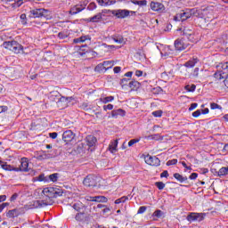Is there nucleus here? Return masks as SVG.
<instances>
[{
  "label": "nucleus",
  "mask_w": 228,
  "mask_h": 228,
  "mask_svg": "<svg viewBox=\"0 0 228 228\" xmlns=\"http://www.w3.org/2000/svg\"><path fill=\"white\" fill-rule=\"evenodd\" d=\"M73 99L74 98L72 97L62 96L59 99V101L57 102V104L61 108H67V106H69V102H70V101H72Z\"/></svg>",
  "instance_id": "nucleus-11"
},
{
  "label": "nucleus",
  "mask_w": 228,
  "mask_h": 228,
  "mask_svg": "<svg viewBox=\"0 0 228 228\" xmlns=\"http://www.w3.org/2000/svg\"><path fill=\"white\" fill-rule=\"evenodd\" d=\"M9 6L12 9V10H17V8H20V5L23 3H26V0H9Z\"/></svg>",
  "instance_id": "nucleus-16"
},
{
  "label": "nucleus",
  "mask_w": 228,
  "mask_h": 228,
  "mask_svg": "<svg viewBox=\"0 0 228 228\" xmlns=\"http://www.w3.org/2000/svg\"><path fill=\"white\" fill-rule=\"evenodd\" d=\"M197 177H199V175L197 173H192L190 176L189 179H191V181H195V179H197Z\"/></svg>",
  "instance_id": "nucleus-58"
},
{
  "label": "nucleus",
  "mask_w": 228,
  "mask_h": 228,
  "mask_svg": "<svg viewBox=\"0 0 228 228\" xmlns=\"http://www.w3.org/2000/svg\"><path fill=\"white\" fill-rule=\"evenodd\" d=\"M174 177L175 179H176V181H178L179 183H186V181H188V177L186 176H183L181 174L179 173H175L174 174Z\"/></svg>",
  "instance_id": "nucleus-27"
},
{
  "label": "nucleus",
  "mask_w": 228,
  "mask_h": 228,
  "mask_svg": "<svg viewBox=\"0 0 228 228\" xmlns=\"http://www.w3.org/2000/svg\"><path fill=\"white\" fill-rule=\"evenodd\" d=\"M17 41H6L3 44L4 49H8L9 51H12L13 46Z\"/></svg>",
  "instance_id": "nucleus-25"
},
{
  "label": "nucleus",
  "mask_w": 228,
  "mask_h": 228,
  "mask_svg": "<svg viewBox=\"0 0 228 228\" xmlns=\"http://www.w3.org/2000/svg\"><path fill=\"white\" fill-rule=\"evenodd\" d=\"M160 177H168V171H163L161 174H160Z\"/></svg>",
  "instance_id": "nucleus-64"
},
{
  "label": "nucleus",
  "mask_w": 228,
  "mask_h": 228,
  "mask_svg": "<svg viewBox=\"0 0 228 228\" xmlns=\"http://www.w3.org/2000/svg\"><path fill=\"white\" fill-rule=\"evenodd\" d=\"M218 177H222L224 175H228V167H223L217 172Z\"/></svg>",
  "instance_id": "nucleus-30"
},
{
  "label": "nucleus",
  "mask_w": 228,
  "mask_h": 228,
  "mask_svg": "<svg viewBox=\"0 0 228 228\" xmlns=\"http://www.w3.org/2000/svg\"><path fill=\"white\" fill-rule=\"evenodd\" d=\"M122 115H124V110L122 109H118L117 110L111 111V117H113V118H117V117L122 116Z\"/></svg>",
  "instance_id": "nucleus-31"
},
{
  "label": "nucleus",
  "mask_w": 228,
  "mask_h": 228,
  "mask_svg": "<svg viewBox=\"0 0 228 228\" xmlns=\"http://www.w3.org/2000/svg\"><path fill=\"white\" fill-rule=\"evenodd\" d=\"M120 85H121L123 90H127V88L129 86V80L127 78H122Z\"/></svg>",
  "instance_id": "nucleus-35"
},
{
  "label": "nucleus",
  "mask_w": 228,
  "mask_h": 228,
  "mask_svg": "<svg viewBox=\"0 0 228 228\" xmlns=\"http://www.w3.org/2000/svg\"><path fill=\"white\" fill-rule=\"evenodd\" d=\"M102 64H103V67H105L108 70L115 65V61H105L102 62Z\"/></svg>",
  "instance_id": "nucleus-34"
},
{
  "label": "nucleus",
  "mask_w": 228,
  "mask_h": 228,
  "mask_svg": "<svg viewBox=\"0 0 228 228\" xmlns=\"http://www.w3.org/2000/svg\"><path fill=\"white\" fill-rule=\"evenodd\" d=\"M37 181H39L40 183H47V178L44 175H40L37 177Z\"/></svg>",
  "instance_id": "nucleus-47"
},
{
  "label": "nucleus",
  "mask_w": 228,
  "mask_h": 228,
  "mask_svg": "<svg viewBox=\"0 0 228 228\" xmlns=\"http://www.w3.org/2000/svg\"><path fill=\"white\" fill-rule=\"evenodd\" d=\"M175 47L176 51H184L188 47V44L184 43V39H176L175 41Z\"/></svg>",
  "instance_id": "nucleus-12"
},
{
  "label": "nucleus",
  "mask_w": 228,
  "mask_h": 228,
  "mask_svg": "<svg viewBox=\"0 0 228 228\" xmlns=\"http://www.w3.org/2000/svg\"><path fill=\"white\" fill-rule=\"evenodd\" d=\"M35 204L37 206V208H45V206H47V203H45L44 200H37Z\"/></svg>",
  "instance_id": "nucleus-42"
},
{
  "label": "nucleus",
  "mask_w": 228,
  "mask_h": 228,
  "mask_svg": "<svg viewBox=\"0 0 228 228\" xmlns=\"http://www.w3.org/2000/svg\"><path fill=\"white\" fill-rule=\"evenodd\" d=\"M101 19H102V14L98 13V14L93 16L92 18H90V20H91V22H99L101 20Z\"/></svg>",
  "instance_id": "nucleus-37"
},
{
  "label": "nucleus",
  "mask_w": 228,
  "mask_h": 228,
  "mask_svg": "<svg viewBox=\"0 0 228 228\" xmlns=\"http://www.w3.org/2000/svg\"><path fill=\"white\" fill-rule=\"evenodd\" d=\"M217 71L214 74L216 79H227L228 77V62H221L216 65Z\"/></svg>",
  "instance_id": "nucleus-1"
},
{
  "label": "nucleus",
  "mask_w": 228,
  "mask_h": 228,
  "mask_svg": "<svg viewBox=\"0 0 228 228\" xmlns=\"http://www.w3.org/2000/svg\"><path fill=\"white\" fill-rule=\"evenodd\" d=\"M140 86V83H138V81H131L128 83V88H131L132 90H134V88H138V86Z\"/></svg>",
  "instance_id": "nucleus-38"
},
{
  "label": "nucleus",
  "mask_w": 228,
  "mask_h": 228,
  "mask_svg": "<svg viewBox=\"0 0 228 228\" xmlns=\"http://www.w3.org/2000/svg\"><path fill=\"white\" fill-rule=\"evenodd\" d=\"M181 165L185 168V172L188 171V170H190V172H191V166H188L186 164V162H184V161H182Z\"/></svg>",
  "instance_id": "nucleus-53"
},
{
  "label": "nucleus",
  "mask_w": 228,
  "mask_h": 228,
  "mask_svg": "<svg viewBox=\"0 0 228 228\" xmlns=\"http://www.w3.org/2000/svg\"><path fill=\"white\" fill-rule=\"evenodd\" d=\"M86 40H92V37H90V36H82L80 37L75 38L73 42L74 44H83L86 42Z\"/></svg>",
  "instance_id": "nucleus-21"
},
{
  "label": "nucleus",
  "mask_w": 228,
  "mask_h": 228,
  "mask_svg": "<svg viewBox=\"0 0 228 228\" xmlns=\"http://www.w3.org/2000/svg\"><path fill=\"white\" fill-rule=\"evenodd\" d=\"M17 197H19L18 193H14L11 198H10V201L11 202H14V200H17Z\"/></svg>",
  "instance_id": "nucleus-63"
},
{
  "label": "nucleus",
  "mask_w": 228,
  "mask_h": 228,
  "mask_svg": "<svg viewBox=\"0 0 228 228\" xmlns=\"http://www.w3.org/2000/svg\"><path fill=\"white\" fill-rule=\"evenodd\" d=\"M112 15L117 17V19H126V17H133V15H136V12L126 9H118L112 11Z\"/></svg>",
  "instance_id": "nucleus-4"
},
{
  "label": "nucleus",
  "mask_w": 228,
  "mask_h": 228,
  "mask_svg": "<svg viewBox=\"0 0 228 228\" xmlns=\"http://www.w3.org/2000/svg\"><path fill=\"white\" fill-rule=\"evenodd\" d=\"M94 202L106 203V202H108V198H106L104 196H94Z\"/></svg>",
  "instance_id": "nucleus-36"
},
{
  "label": "nucleus",
  "mask_w": 228,
  "mask_h": 228,
  "mask_svg": "<svg viewBox=\"0 0 228 228\" xmlns=\"http://www.w3.org/2000/svg\"><path fill=\"white\" fill-rule=\"evenodd\" d=\"M98 4H100V6H104V7H108V6H113V4H117V0H97Z\"/></svg>",
  "instance_id": "nucleus-18"
},
{
  "label": "nucleus",
  "mask_w": 228,
  "mask_h": 228,
  "mask_svg": "<svg viewBox=\"0 0 228 228\" xmlns=\"http://www.w3.org/2000/svg\"><path fill=\"white\" fill-rule=\"evenodd\" d=\"M108 151H110V154H115V152H118V140L110 141Z\"/></svg>",
  "instance_id": "nucleus-13"
},
{
  "label": "nucleus",
  "mask_w": 228,
  "mask_h": 228,
  "mask_svg": "<svg viewBox=\"0 0 228 228\" xmlns=\"http://www.w3.org/2000/svg\"><path fill=\"white\" fill-rule=\"evenodd\" d=\"M183 35L186 37L187 40H189L190 42H197V39H195V36L193 35V31L184 29Z\"/></svg>",
  "instance_id": "nucleus-19"
},
{
  "label": "nucleus",
  "mask_w": 228,
  "mask_h": 228,
  "mask_svg": "<svg viewBox=\"0 0 228 228\" xmlns=\"http://www.w3.org/2000/svg\"><path fill=\"white\" fill-rule=\"evenodd\" d=\"M198 62H199L198 59H192L185 62L184 67H186L187 69H193V67L197 65Z\"/></svg>",
  "instance_id": "nucleus-26"
},
{
  "label": "nucleus",
  "mask_w": 228,
  "mask_h": 228,
  "mask_svg": "<svg viewBox=\"0 0 228 228\" xmlns=\"http://www.w3.org/2000/svg\"><path fill=\"white\" fill-rule=\"evenodd\" d=\"M0 167L2 170H4L5 172H19V169L17 167L9 165L8 162L0 160Z\"/></svg>",
  "instance_id": "nucleus-9"
},
{
  "label": "nucleus",
  "mask_w": 228,
  "mask_h": 228,
  "mask_svg": "<svg viewBox=\"0 0 228 228\" xmlns=\"http://www.w3.org/2000/svg\"><path fill=\"white\" fill-rule=\"evenodd\" d=\"M155 186H157V188L159 190H164L165 189V183H163V182H156L155 183Z\"/></svg>",
  "instance_id": "nucleus-45"
},
{
  "label": "nucleus",
  "mask_w": 228,
  "mask_h": 228,
  "mask_svg": "<svg viewBox=\"0 0 228 228\" xmlns=\"http://www.w3.org/2000/svg\"><path fill=\"white\" fill-rule=\"evenodd\" d=\"M136 54L140 56V60H145V53L142 50L137 51Z\"/></svg>",
  "instance_id": "nucleus-49"
},
{
  "label": "nucleus",
  "mask_w": 228,
  "mask_h": 228,
  "mask_svg": "<svg viewBox=\"0 0 228 228\" xmlns=\"http://www.w3.org/2000/svg\"><path fill=\"white\" fill-rule=\"evenodd\" d=\"M172 165H177V159H173L168 160L167 162V167H172Z\"/></svg>",
  "instance_id": "nucleus-52"
},
{
  "label": "nucleus",
  "mask_w": 228,
  "mask_h": 228,
  "mask_svg": "<svg viewBox=\"0 0 228 228\" xmlns=\"http://www.w3.org/2000/svg\"><path fill=\"white\" fill-rule=\"evenodd\" d=\"M108 110H113V104H108V105H104V106H103V110H104V111H108Z\"/></svg>",
  "instance_id": "nucleus-56"
},
{
  "label": "nucleus",
  "mask_w": 228,
  "mask_h": 228,
  "mask_svg": "<svg viewBox=\"0 0 228 228\" xmlns=\"http://www.w3.org/2000/svg\"><path fill=\"white\" fill-rule=\"evenodd\" d=\"M43 193L44 195H46V197L56 199L63 195V190L58 187H47L43 190Z\"/></svg>",
  "instance_id": "nucleus-2"
},
{
  "label": "nucleus",
  "mask_w": 228,
  "mask_h": 228,
  "mask_svg": "<svg viewBox=\"0 0 228 228\" xmlns=\"http://www.w3.org/2000/svg\"><path fill=\"white\" fill-rule=\"evenodd\" d=\"M94 70H95V72H106V70H108V69H106V67H104V64H102V62L94 68Z\"/></svg>",
  "instance_id": "nucleus-33"
},
{
  "label": "nucleus",
  "mask_w": 228,
  "mask_h": 228,
  "mask_svg": "<svg viewBox=\"0 0 228 228\" xmlns=\"http://www.w3.org/2000/svg\"><path fill=\"white\" fill-rule=\"evenodd\" d=\"M83 183L84 185L87 187L95 186V176H94L93 175H89L84 179Z\"/></svg>",
  "instance_id": "nucleus-15"
},
{
  "label": "nucleus",
  "mask_w": 228,
  "mask_h": 228,
  "mask_svg": "<svg viewBox=\"0 0 228 228\" xmlns=\"http://www.w3.org/2000/svg\"><path fill=\"white\" fill-rule=\"evenodd\" d=\"M86 140L88 147H94L97 142V139L94 135H87Z\"/></svg>",
  "instance_id": "nucleus-20"
},
{
  "label": "nucleus",
  "mask_w": 228,
  "mask_h": 228,
  "mask_svg": "<svg viewBox=\"0 0 228 228\" xmlns=\"http://www.w3.org/2000/svg\"><path fill=\"white\" fill-rule=\"evenodd\" d=\"M72 208L75 209V211H80L81 209H85V205L83 202L77 201L72 206Z\"/></svg>",
  "instance_id": "nucleus-29"
},
{
  "label": "nucleus",
  "mask_w": 228,
  "mask_h": 228,
  "mask_svg": "<svg viewBox=\"0 0 228 228\" xmlns=\"http://www.w3.org/2000/svg\"><path fill=\"white\" fill-rule=\"evenodd\" d=\"M84 214L83 213H77L75 216V220L77 222H81L83 220Z\"/></svg>",
  "instance_id": "nucleus-54"
},
{
  "label": "nucleus",
  "mask_w": 228,
  "mask_h": 228,
  "mask_svg": "<svg viewBox=\"0 0 228 228\" xmlns=\"http://www.w3.org/2000/svg\"><path fill=\"white\" fill-rule=\"evenodd\" d=\"M144 161L151 167H159V165H161V160H159L156 156L147 155L144 157Z\"/></svg>",
  "instance_id": "nucleus-7"
},
{
  "label": "nucleus",
  "mask_w": 228,
  "mask_h": 228,
  "mask_svg": "<svg viewBox=\"0 0 228 228\" xmlns=\"http://www.w3.org/2000/svg\"><path fill=\"white\" fill-rule=\"evenodd\" d=\"M49 136H50V138H52V140H56V138H58V133H56V132L50 133Z\"/></svg>",
  "instance_id": "nucleus-59"
},
{
  "label": "nucleus",
  "mask_w": 228,
  "mask_h": 228,
  "mask_svg": "<svg viewBox=\"0 0 228 228\" xmlns=\"http://www.w3.org/2000/svg\"><path fill=\"white\" fill-rule=\"evenodd\" d=\"M210 109L211 110H222V107L220 105H218L217 103H211L210 104Z\"/></svg>",
  "instance_id": "nucleus-51"
},
{
  "label": "nucleus",
  "mask_w": 228,
  "mask_h": 228,
  "mask_svg": "<svg viewBox=\"0 0 228 228\" xmlns=\"http://www.w3.org/2000/svg\"><path fill=\"white\" fill-rule=\"evenodd\" d=\"M20 20L22 26H26L28 24V17L26 16V13L20 14Z\"/></svg>",
  "instance_id": "nucleus-40"
},
{
  "label": "nucleus",
  "mask_w": 228,
  "mask_h": 228,
  "mask_svg": "<svg viewBox=\"0 0 228 228\" xmlns=\"http://www.w3.org/2000/svg\"><path fill=\"white\" fill-rule=\"evenodd\" d=\"M126 200H129V196H123L115 200V204H124Z\"/></svg>",
  "instance_id": "nucleus-39"
},
{
  "label": "nucleus",
  "mask_w": 228,
  "mask_h": 228,
  "mask_svg": "<svg viewBox=\"0 0 228 228\" xmlns=\"http://www.w3.org/2000/svg\"><path fill=\"white\" fill-rule=\"evenodd\" d=\"M83 10H85V7H81L79 5H75L70 9L69 13H70V15H76V14L79 13L80 12H83Z\"/></svg>",
  "instance_id": "nucleus-23"
},
{
  "label": "nucleus",
  "mask_w": 228,
  "mask_h": 228,
  "mask_svg": "<svg viewBox=\"0 0 228 228\" xmlns=\"http://www.w3.org/2000/svg\"><path fill=\"white\" fill-rule=\"evenodd\" d=\"M200 115H202L201 110H197L196 111L192 112V117H194V118H199Z\"/></svg>",
  "instance_id": "nucleus-48"
},
{
  "label": "nucleus",
  "mask_w": 228,
  "mask_h": 228,
  "mask_svg": "<svg viewBox=\"0 0 228 228\" xmlns=\"http://www.w3.org/2000/svg\"><path fill=\"white\" fill-rule=\"evenodd\" d=\"M29 17L31 19H40L45 17V19H49V11L39 8V9H32L29 11Z\"/></svg>",
  "instance_id": "nucleus-3"
},
{
  "label": "nucleus",
  "mask_w": 228,
  "mask_h": 228,
  "mask_svg": "<svg viewBox=\"0 0 228 228\" xmlns=\"http://www.w3.org/2000/svg\"><path fill=\"white\" fill-rule=\"evenodd\" d=\"M150 6L152 12H158L159 13H163V12H165V5L161 3L151 2Z\"/></svg>",
  "instance_id": "nucleus-8"
},
{
  "label": "nucleus",
  "mask_w": 228,
  "mask_h": 228,
  "mask_svg": "<svg viewBox=\"0 0 228 228\" xmlns=\"http://www.w3.org/2000/svg\"><path fill=\"white\" fill-rule=\"evenodd\" d=\"M12 52L15 54H20V53H22V45L18 42L14 43V46H12Z\"/></svg>",
  "instance_id": "nucleus-24"
},
{
  "label": "nucleus",
  "mask_w": 228,
  "mask_h": 228,
  "mask_svg": "<svg viewBox=\"0 0 228 228\" xmlns=\"http://www.w3.org/2000/svg\"><path fill=\"white\" fill-rule=\"evenodd\" d=\"M17 216H19V212L17 211V209L9 210L7 212L8 218H15Z\"/></svg>",
  "instance_id": "nucleus-32"
},
{
  "label": "nucleus",
  "mask_w": 228,
  "mask_h": 228,
  "mask_svg": "<svg viewBox=\"0 0 228 228\" xmlns=\"http://www.w3.org/2000/svg\"><path fill=\"white\" fill-rule=\"evenodd\" d=\"M191 14H192V11L190 9L182 11L181 12H178L175 16L174 20H175L176 22H179L182 20V22H183L184 20H187V19H190V17H191Z\"/></svg>",
  "instance_id": "nucleus-5"
},
{
  "label": "nucleus",
  "mask_w": 228,
  "mask_h": 228,
  "mask_svg": "<svg viewBox=\"0 0 228 228\" xmlns=\"http://www.w3.org/2000/svg\"><path fill=\"white\" fill-rule=\"evenodd\" d=\"M111 38L116 44H126V39L120 35H113Z\"/></svg>",
  "instance_id": "nucleus-22"
},
{
  "label": "nucleus",
  "mask_w": 228,
  "mask_h": 228,
  "mask_svg": "<svg viewBox=\"0 0 228 228\" xmlns=\"http://www.w3.org/2000/svg\"><path fill=\"white\" fill-rule=\"evenodd\" d=\"M49 179L50 181H52V183H56V181H58V174L54 173L49 175Z\"/></svg>",
  "instance_id": "nucleus-43"
},
{
  "label": "nucleus",
  "mask_w": 228,
  "mask_h": 228,
  "mask_svg": "<svg viewBox=\"0 0 228 228\" xmlns=\"http://www.w3.org/2000/svg\"><path fill=\"white\" fill-rule=\"evenodd\" d=\"M51 158H53V155L47 151H42L36 153V159H38L39 161H44V159H51Z\"/></svg>",
  "instance_id": "nucleus-10"
},
{
  "label": "nucleus",
  "mask_w": 228,
  "mask_h": 228,
  "mask_svg": "<svg viewBox=\"0 0 228 228\" xmlns=\"http://www.w3.org/2000/svg\"><path fill=\"white\" fill-rule=\"evenodd\" d=\"M145 211H147V207H140L137 211V215H143Z\"/></svg>",
  "instance_id": "nucleus-55"
},
{
  "label": "nucleus",
  "mask_w": 228,
  "mask_h": 228,
  "mask_svg": "<svg viewBox=\"0 0 228 228\" xmlns=\"http://www.w3.org/2000/svg\"><path fill=\"white\" fill-rule=\"evenodd\" d=\"M7 206H10V203H2L0 205V213H3V210L4 209V208H7Z\"/></svg>",
  "instance_id": "nucleus-61"
},
{
  "label": "nucleus",
  "mask_w": 228,
  "mask_h": 228,
  "mask_svg": "<svg viewBox=\"0 0 228 228\" xmlns=\"http://www.w3.org/2000/svg\"><path fill=\"white\" fill-rule=\"evenodd\" d=\"M113 101H115V97H113V96H107V97L100 98V102H102V104H108V102H113Z\"/></svg>",
  "instance_id": "nucleus-28"
},
{
  "label": "nucleus",
  "mask_w": 228,
  "mask_h": 228,
  "mask_svg": "<svg viewBox=\"0 0 228 228\" xmlns=\"http://www.w3.org/2000/svg\"><path fill=\"white\" fill-rule=\"evenodd\" d=\"M204 218H206V214L204 213L192 212L187 216L188 222H202Z\"/></svg>",
  "instance_id": "nucleus-6"
},
{
  "label": "nucleus",
  "mask_w": 228,
  "mask_h": 228,
  "mask_svg": "<svg viewBox=\"0 0 228 228\" xmlns=\"http://www.w3.org/2000/svg\"><path fill=\"white\" fill-rule=\"evenodd\" d=\"M140 142V139H132L128 142V147H133L134 143H138Z\"/></svg>",
  "instance_id": "nucleus-50"
},
{
  "label": "nucleus",
  "mask_w": 228,
  "mask_h": 228,
  "mask_svg": "<svg viewBox=\"0 0 228 228\" xmlns=\"http://www.w3.org/2000/svg\"><path fill=\"white\" fill-rule=\"evenodd\" d=\"M62 140L69 143V142H72L74 140V132L71 130L65 131L62 134Z\"/></svg>",
  "instance_id": "nucleus-17"
},
{
  "label": "nucleus",
  "mask_w": 228,
  "mask_h": 228,
  "mask_svg": "<svg viewBox=\"0 0 228 228\" xmlns=\"http://www.w3.org/2000/svg\"><path fill=\"white\" fill-rule=\"evenodd\" d=\"M197 88V86L195 85H187L185 86L184 89L187 91V92H194Z\"/></svg>",
  "instance_id": "nucleus-41"
},
{
  "label": "nucleus",
  "mask_w": 228,
  "mask_h": 228,
  "mask_svg": "<svg viewBox=\"0 0 228 228\" xmlns=\"http://www.w3.org/2000/svg\"><path fill=\"white\" fill-rule=\"evenodd\" d=\"M162 213H163V212H161V210H156V211L153 213V216H157V218H159V217H161Z\"/></svg>",
  "instance_id": "nucleus-60"
},
{
  "label": "nucleus",
  "mask_w": 228,
  "mask_h": 228,
  "mask_svg": "<svg viewBox=\"0 0 228 228\" xmlns=\"http://www.w3.org/2000/svg\"><path fill=\"white\" fill-rule=\"evenodd\" d=\"M134 4H138V6H147V0H139L134 2Z\"/></svg>",
  "instance_id": "nucleus-44"
},
{
  "label": "nucleus",
  "mask_w": 228,
  "mask_h": 228,
  "mask_svg": "<svg viewBox=\"0 0 228 228\" xmlns=\"http://www.w3.org/2000/svg\"><path fill=\"white\" fill-rule=\"evenodd\" d=\"M28 167H29V163L28 162V159L26 158H22L20 159V167H16V169H18V172H28Z\"/></svg>",
  "instance_id": "nucleus-14"
},
{
  "label": "nucleus",
  "mask_w": 228,
  "mask_h": 228,
  "mask_svg": "<svg viewBox=\"0 0 228 228\" xmlns=\"http://www.w3.org/2000/svg\"><path fill=\"white\" fill-rule=\"evenodd\" d=\"M151 115H153V117H156V118H160L163 115V111L162 110H155V111L151 112Z\"/></svg>",
  "instance_id": "nucleus-46"
},
{
  "label": "nucleus",
  "mask_w": 228,
  "mask_h": 228,
  "mask_svg": "<svg viewBox=\"0 0 228 228\" xmlns=\"http://www.w3.org/2000/svg\"><path fill=\"white\" fill-rule=\"evenodd\" d=\"M197 106H199L198 103H191V107L189 108V111H193V110H195Z\"/></svg>",
  "instance_id": "nucleus-62"
},
{
  "label": "nucleus",
  "mask_w": 228,
  "mask_h": 228,
  "mask_svg": "<svg viewBox=\"0 0 228 228\" xmlns=\"http://www.w3.org/2000/svg\"><path fill=\"white\" fill-rule=\"evenodd\" d=\"M58 37H59V38H61V40H63L64 38H67V33H65V32H60L59 34H58Z\"/></svg>",
  "instance_id": "nucleus-57"
}]
</instances>
